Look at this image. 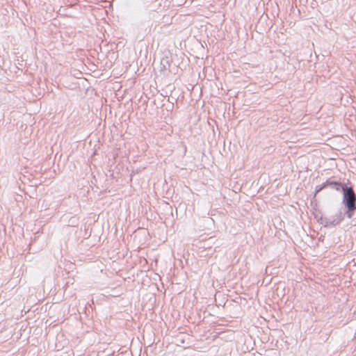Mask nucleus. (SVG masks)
<instances>
[{
  "mask_svg": "<svg viewBox=\"0 0 356 356\" xmlns=\"http://www.w3.org/2000/svg\"><path fill=\"white\" fill-rule=\"evenodd\" d=\"M341 193L343 194L342 204L346 209L345 214L348 218L350 219L356 211V194L353 188L347 185L344 186Z\"/></svg>",
  "mask_w": 356,
  "mask_h": 356,
  "instance_id": "obj_1",
  "label": "nucleus"
},
{
  "mask_svg": "<svg viewBox=\"0 0 356 356\" xmlns=\"http://www.w3.org/2000/svg\"><path fill=\"white\" fill-rule=\"evenodd\" d=\"M345 212L338 211L334 215L330 217L321 218V224L325 227H334L339 225L344 219Z\"/></svg>",
  "mask_w": 356,
  "mask_h": 356,
  "instance_id": "obj_2",
  "label": "nucleus"
},
{
  "mask_svg": "<svg viewBox=\"0 0 356 356\" xmlns=\"http://www.w3.org/2000/svg\"><path fill=\"white\" fill-rule=\"evenodd\" d=\"M326 188H330L331 189L335 190L338 192H341L346 184L341 183L339 181L329 178L325 181Z\"/></svg>",
  "mask_w": 356,
  "mask_h": 356,
  "instance_id": "obj_3",
  "label": "nucleus"
},
{
  "mask_svg": "<svg viewBox=\"0 0 356 356\" xmlns=\"http://www.w3.org/2000/svg\"><path fill=\"white\" fill-rule=\"evenodd\" d=\"M325 188H326L325 181L324 183H323L321 185L316 186L315 188L314 196H316L317 195V193H318L320 191H321L322 190H323Z\"/></svg>",
  "mask_w": 356,
  "mask_h": 356,
  "instance_id": "obj_4",
  "label": "nucleus"
},
{
  "mask_svg": "<svg viewBox=\"0 0 356 356\" xmlns=\"http://www.w3.org/2000/svg\"><path fill=\"white\" fill-rule=\"evenodd\" d=\"M163 60H161V65H163V69L165 70L166 69V65L165 64H163Z\"/></svg>",
  "mask_w": 356,
  "mask_h": 356,
  "instance_id": "obj_5",
  "label": "nucleus"
},
{
  "mask_svg": "<svg viewBox=\"0 0 356 356\" xmlns=\"http://www.w3.org/2000/svg\"><path fill=\"white\" fill-rule=\"evenodd\" d=\"M165 63L168 65V67L170 66V63H168V60H165Z\"/></svg>",
  "mask_w": 356,
  "mask_h": 356,
  "instance_id": "obj_6",
  "label": "nucleus"
}]
</instances>
